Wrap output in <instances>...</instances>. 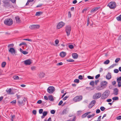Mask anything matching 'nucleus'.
<instances>
[{
    "label": "nucleus",
    "instance_id": "6",
    "mask_svg": "<svg viewBox=\"0 0 121 121\" xmlns=\"http://www.w3.org/2000/svg\"><path fill=\"white\" fill-rule=\"evenodd\" d=\"M9 52L13 56L15 55L17 53V52L15 49L12 48H11L8 50Z\"/></svg>",
    "mask_w": 121,
    "mask_h": 121
},
{
    "label": "nucleus",
    "instance_id": "30",
    "mask_svg": "<svg viewBox=\"0 0 121 121\" xmlns=\"http://www.w3.org/2000/svg\"><path fill=\"white\" fill-rule=\"evenodd\" d=\"M13 78L14 80L18 79L19 78L18 76L16 75L13 76Z\"/></svg>",
    "mask_w": 121,
    "mask_h": 121
},
{
    "label": "nucleus",
    "instance_id": "32",
    "mask_svg": "<svg viewBox=\"0 0 121 121\" xmlns=\"http://www.w3.org/2000/svg\"><path fill=\"white\" fill-rule=\"evenodd\" d=\"M68 112L66 109H64L63 110V114H66Z\"/></svg>",
    "mask_w": 121,
    "mask_h": 121
},
{
    "label": "nucleus",
    "instance_id": "17",
    "mask_svg": "<svg viewBox=\"0 0 121 121\" xmlns=\"http://www.w3.org/2000/svg\"><path fill=\"white\" fill-rule=\"evenodd\" d=\"M66 55V53L64 52H61L60 53V56L62 57H64Z\"/></svg>",
    "mask_w": 121,
    "mask_h": 121
},
{
    "label": "nucleus",
    "instance_id": "35",
    "mask_svg": "<svg viewBox=\"0 0 121 121\" xmlns=\"http://www.w3.org/2000/svg\"><path fill=\"white\" fill-rule=\"evenodd\" d=\"M87 115L86 113H85L83 114L82 116V118H85Z\"/></svg>",
    "mask_w": 121,
    "mask_h": 121
},
{
    "label": "nucleus",
    "instance_id": "2",
    "mask_svg": "<svg viewBox=\"0 0 121 121\" xmlns=\"http://www.w3.org/2000/svg\"><path fill=\"white\" fill-rule=\"evenodd\" d=\"M12 20L11 18H8L5 20L4 21V24L6 25L10 26L13 23Z\"/></svg>",
    "mask_w": 121,
    "mask_h": 121
},
{
    "label": "nucleus",
    "instance_id": "10",
    "mask_svg": "<svg viewBox=\"0 0 121 121\" xmlns=\"http://www.w3.org/2000/svg\"><path fill=\"white\" fill-rule=\"evenodd\" d=\"M65 25V23L62 22L58 23L57 26V28L59 29L63 27Z\"/></svg>",
    "mask_w": 121,
    "mask_h": 121
},
{
    "label": "nucleus",
    "instance_id": "4",
    "mask_svg": "<svg viewBox=\"0 0 121 121\" xmlns=\"http://www.w3.org/2000/svg\"><path fill=\"white\" fill-rule=\"evenodd\" d=\"M71 29L70 26L68 25L66 26L65 27V31L67 36L69 35Z\"/></svg>",
    "mask_w": 121,
    "mask_h": 121
},
{
    "label": "nucleus",
    "instance_id": "22",
    "mask_svg": "<svg viewBox=\"0 0 121 121\" xmlns=\"http://www.w3.org/2000/svg\"><path fill=\"white\" fill-rule=\"evenodd\" d=\"M96 89L97 90L100 91L103 89L104 88L101 85L100 86H97L96 88Z\"/></svg>",
    "mask_w": 121,
    "mask_h": 121
},
{
    "label": "nucleus",
    "instance_id": "33",
    "mask_svg": "<svg viewBox=\"0 0 121 121\" xmlns=\"http://www.w3.org/2000/svg\"><path fill=\"white\" fill-rule=\"evenodd\" d=\"M36 67L35 66H32L31 68V70L32 71H35L36 70Z\"/></svg>",
    "mask_w": 121,
    "mask_h": 121
},
{
    "label": "nucleus",
    "instance_id": "25",
    "mask_svg": "<svg viewBox=\"0 0 121 121\" xmlns=\"http://www.w3.org/2000/svg\"><path fill=\"white\" fill-rule=\"evenodd\" d=\"M6 64V63L5 61L3 62L1 64V66L2 67H4Z\"/></svg>",
    "mask_w": 121,
    "mask_h": 121
},
{
    "label": "nucleus",
    "instance_id": "1",
    "mask_svg": "<svg viewBox=\"0 0 121 121\" xmlns=\"http://www.w3.org/2000/svg\"><path fill=\"white\" fill-rule=\"evenodd\" d=\"M110 94V91L108 90H106L104 92L101 97V99H104L107 98Z\"/></svg>",
    "mask_w": 121,
    "mask_h": 121
},
{
    "label": "nucleus",
    "instance_id": "64",
    "mask_svg": "<svg viewBox=\"0 0 121 121\" xmlns=\"http://www.w3.org/2000/svg\"><path fill=\"white\" fill-rule=\"evenodd\" d=\"M100 112V110L99 109H98L96 111V112L97 113H99Z\"/></svg>",
    "mask_w": 121,
    "mask_h": 121
},
{
    "label": "nucleus",
    "instance_id": "61",
    "mask_svg": "<svg viewBox=\"0 0 121 121\" xmlns=\"http://www.w3.org/2000/svg\"><path fill=\"white\" fill-rule=\"evenodd\" d=\"M44 98L45 100H48V98L46 96H44Z\"/></svg>",
    "mask_w": 121,
    "mask_h": 121
},
{
    "label": "nucleus",
    "instance_id": "56",
    "mask_svg": "<svg viewBox=\"0 0 121 121\" xmlns=\"http://www.w3.org/2000/svg\"><path fill=\"white\" fill-rule=\"evenodd\" d=\"M32 112L34 115H36V111L35 110H34Z\"/></svg>",
    "mask_w": 121,
    "mask_h": 121
},
{
    "label": "nucleus",
    "instance_id": "42",
    "mask_svg": "<svg viewBox=\"0 0 121 121\" xmlns=\"http://www.w3.org/2000/svg\"><path fill=\"white\" fill-rule=\"evenodd\" d=\"M87 77L88 79H93V77L91 76H88Z\"/></svg>",
    "mask_w": 121,
    "mask_h": 121
},
{
    "label": "nucleus",
    "instance_id": "18",
    "mask_svg": "<svg viewBox=\"0 0 121 121\" xmlns=\"http://www.w3.org/2000/svg\"><path fill=\"white\" fill-rule=\"evenodd\" d=\"M111 73H108L106 76V78L108 80L110 79L111 78Z\"/></svg>",
    "mask_w": 121,
    "mask_h": 121
},
{
    "label": "nucleus",
    "instance_id": "63",
    "mask_svg": "<svg viewBox=\"0 0 121 121\" xmlns=\"http://www.w3.org/2000/svg\"><path fill=\"white\" fill-rule=\"evenodd\" d=\"M16 100H13V101H12L11 102V103H12V104H15L16 103Z\"/></svg>",
    "mask_w": 121,
    "mask_h": 121
},
{
    "label": "nucleus",
    "instance_id": "62",
    "mask_svg": "<svg viewBox=\"0 0 121 121\" xmlns=\"http://www.w3.org/2000/svg\"><path fill=\"white\" fill-rule=\"evenodd\" d=\"M59 42V40L58 39H56L55 41V43L57 44Z\"/></svg>",
    "mask_w": 121,
    "mask_h": 121
},
{
    "label": "nucleus",
    "instance_id": "21",
    "mask_svg": "<svg viewBox=\"0 0 121 121\" xmlns=\"http://www.w3.org/2000/svg\"><path fill=\"white\" fill-rule=\"evenodd\" d=\"M15 18L16 22L18 23H20V20L19 17H16Z\"/></svg>",
    "mask_w": 121,
    "mask_h": 121
},
{
    "label": "nucleus",
    "instance_id": "37",
    "mask_svg": "<svg viewBox=\"0 0 121 121\" xmlns=\"http://www.w3.org/2000/svg\"><path fill=\"white\" fill-rule=\"evenodd\" d=\"M121 81V76L117 78V82H120Z\"/></svg>",
    "mask_w": 121,
    "mask_h": 121
},
{
    "label": "nucleus",
    "instance_id": "7",
    "mask_svg": "<svg viewBox=\"0 0 121 121\" xmlns=\"http://www.w3.org/2000/svg\"><path fill=\"white\" fill-rule=\"evenodd\" d=\"M55 89L53 86H50L47 89L48 92L50 94L53 93L55 91Z\"/></svg>",
    "mask_w": 121,
    "mask_h": 121
},
{
    "label": "nucleus",
    "instance_id": "8",
    "mask_svg": "<svg viewBox=\"0 0 121 121\" xmlns=\"http://www.w3.org/2000/svg\"><path fill=\"white\" fill-rule=\"evenodd\" d=\"M82 96H78L75 97L73 99V101L75 102L79 101L82 100Z\"/></svg>",
    "mask_w": 121,
    "mask_h": 121
},
{
    "label": "nucleus",
    "instance_id": "23",
    "mask_svg": "<svg viewBox=\"0 0 121 121\" xmlns=\"http://www.w3.org/2000/svg\"><path fill=\"white\" fill-rule=\"evenodd\" d=\"M43 13L41 12H36L35 15L36 16H39L40 15L42 14Z\"/></svg>",
    "mask_w": 121,
    "mask_h": 121
},
{
    "label": "nucleus",
    "instance_id": "13",
    "mask_svg": "<svg viewBox=\"0 0 121 121\" xmlns=\"http://www.w3.org/2000/svg\"><path fill=\"white\" fill-rule=\"evenodd\" d=\"M100 8L98 7H96L93 8L91 11V13L95 12L97 10L99 9Z\"/></svg>",
    "mask_w": 121,
    "mask_h": 121
},
{
    "label": "nucleus",
    "instance_id": "48",
    "mask_svg": "<svg viewBox=\"0 0 121 121\" xmlns=\"http://www.w3.org/2000/svg\"><path fill=\"white\" fill-rule=\"evenodd\" d=\"M28 53V52H27L23 51L22 52V53L24 54H27Z\"/></svg>",
    "mask_w": 121,
    "mask_h": 121
},
{
    "label": "nucleus",
    "instance_id": "31",
    "mask_svg": "<svg viewBox=\"0 0 121 121\" xmlns=\"http://www.w3.org/2000/svg\"><path fill=\"white\" fill-rule=\"evenodd\" d=\"M112 99L113 100H117L118 99V97H115L112 98Z\"/></svg>",
    "mask_w": 121,
    "mask_h": 121
},
{
    "label": "nucleus",
    "instance_id": "28",
    "mask_svg": "<svg viewBox=\"0 0 121 121\" xmlns=\"http://www.w3.org/2000/svg\"><path fill=\"white\" fill-rule=\"evenodd\" d=\"M116 19L118 21H121V15H120L116 17Z\"/></svg>",
    "mask_w": 121,
    "mask_h": 121
},
{
    "label": "nucleus",
    "instance_id": "57",
    "mask_svg": "<svg viewBox=\"0 0 121 121\" xmlns=\"http://www.w3.org/2000/svg\"><path fill=\"white\" fill-rule=\"evenodd\" d=\"M110 61H105L104 63L105 64H107L109 63Z\"/></svg>",
    "mask_w": 121,
    "mask_h": 121
},
{
    "label": "nucleus",
    "instance_id": "40",
    "mask_svg": "<svg viewBox=\"0 0 121 121\" xmlns=\"http://www.w3.org/2000/svg\"><path fill=\"white\" fill-rule=\"evenodd\" d=\"M22 45H26V43L24 42H22L19 44V46H21Z\"/></svg>",
    "mask_w": 121,
    "mask_h": 121
},
{
    "label": "nucleus",
    "instance_id": "47",
    "mask_svg": "<svg viewBox=\"0 0 121 121\" xmlns=\"http://www.w3.org/2000/svg\"><path fill=\"white\" fill-rule=\"evenodd\" d=\"M116 119L117 120H120L121 119V116H119L117 117Z\"/></svg>",
    "mask_w": 121,
    "mask_h": 121
},
{
    "label": "nucleus",
    "instance_id": "20",
    "mask_svg": "<svg viewBox=\"0 0 121 121\" xmlns=\"http://www.w3.org/2000/svg\"><path fill=\"white\" fill-rule=\"evenodd\" d=\"M48 99L50 101H53L54 100L53 97L52 95H49L48 96Z\"/></svg>",
    "mask_w": 121,
    "mask_h": 121
},
{
    "label": "nucleus",
    "instance_id": "16",
    "mask_svg": "<svg viewBox=\"0 0 121 121\" xmlns=\"http://www.w3.org/2000/svg\"><path fill=\"white\" fill-rule=\"evenodd\" d=\"M24 62L26 65H30L31 63V61H24V62Z\"/></svg>",
    "mask_w": 121,
    "mask_h": 121
},
{
    "label": "nucleus",
    "instance_id": "59",
    "mask_svg": "<svg viewBox=\"0 0 121 121\" xmlns=\"http://www.w3.org/2000/svg\"><path fill=\"white\" fill-rule=\"evenodd\" d=\"M112 100L111 99H109L107 100L106 101L108 102H111Z\"/></svg>",
    "mask_w": 121,
    "mask_h": 121
},
{
    "label": "nucleus",
    "instance_id": "34",
    "mask_svg": "<svg viewBox=\"0 0 121 121\" xmlns=\"http://www.w3.org/2000/svg\"><path fill=\"white\" fill-rule=\"evenodd\" d=\"M48 112L47 111H44L43 113V116H45L47 114Z\"/></svg>",
    "mask_w": 121,
    "mask_h": 121
},
{
    "label": "nucleus",
    "instance_id": "51",
    "mask_svg": "<svg viewBox=\"0 0 121 121\" xmlns=\"http://www.w3.org/2000/svg\"><path fill=\"white\" fill-rule=\"evenodd\" d=\"M101 117V116H99L98 118V120H97V121H100Z\"/></svg>",
    "mask_w": 121,
    "mask_h": 121
},
{
    "label": "nucleus",
    "instance_id": "41",
    "mask_svg": "<svg viewBox=\"0 0 121 121\" xmlns=\"http://www.w3.org/2000/svg\"><path fill=\"white\" fill-rule=\"evenodd\" d=\"M105 109V108L104 107H101L100 108V109L102 111H104Z\"/></svg>",
    "mask_w": 121,
    "mask_h": 121
},
{
    "label": "nucleus",
    "instance_id": "44",
    "mask_svg": "<svg viewBox=\"0 0 121 121\" xmlns=\"http://www.w3.org/2000/svg\"><path fill=\"white\" fill-rule=\"evenodd\" d=\"M55 112V111L53 110H52L51 111V114H54Z\"/></svg>",
    "mask_w": 121,
    "mask_h": 121
},
{
    "label": "nucleus",
    "instance_id": "14",
    "mask_svg": "<svg viewBox=\"0 0 121 121\" xmlns=\"http://www.w3.org/2000/svg\"><path fill=\"white\" fill-rule=\"evenodd\" d=\"M12 90L11 88H10L9 89H7L6 91L7 93L9 94H14L13 92L11 91Z\"/></svg>",
    "mask_w": 121,
    "mask_h": 121
},
{
    "label": "nucleus",
    "instance_id": "12",
    "mask_svg": "<svg viewBox=\"0 0 121 121\" xmlns=\"http://www.w3.org/2000/svg\"><path fill=\"white\" fill-rule=\"evenodd\" d=\"M107 84V82L105 81L102 82L101 83V85L104 89L106 86Z\"/></svg>",
    "mask_w": 121,
    "mask_h": 121
},
{
    "label": "nucleus",
    "instance_id": "26",
    "mask_svg": "<svg viewBox=\"0 0 121 121\" xmlns=\"http://www.w3.org/2000/svg\"><path fill=\"white\" fill-rule=\"evenodd\" d=\"M114 94L115 95H117L118 93V90L117 88H115L114 89Z\"/></svg>",
    "mask_w": 121,
    "mask_h": 121
},
{
    "label": "nucleus",
    "instance_id": "36",
    "mask_svg": "<svg viewBox=\"0 0 121 121\" xmlns=\"http://www.w3.org/2000/svg\"><path fill=\"white\" fill-rule=\"evenodd\" d=\"M69 48L71 49H73V45L72 44L69 45Z\"/></svg>",
    "mask_w": 121,
    "mask_h": 121
},
{
    "label": "nucleus",
    "instance_id": "27",
    "mask_svg": "<svg viewBox=\"0 0 121 121\" xmlns=\"http://www.w3.org/2000/svg\"><path fill=\"white\" fill-rule=\"evenodd\" d=\"M44 75V73H40L39 74V76L41 78L43 77Z\"/></svg>",
    "mask_w": 121,
    "mask_h": 121
},
{
    "label": "nucleus",
    "instance_id": "43",
    "mask_svg": "<svg viewBox=\"0 0 121 121\" xmlns=\"http://www.w3.org/2000/svg\"><path fill=\"white\" fill-rule=\"evenodd\" d=\"M94 82L93 81H92L90 83V84L92 86H94Z\"/></svg>",
    "mask_w": 121,
    "mask_h": 121
},
{
    "label": "nucleus",
    "instance_id": "38",
    "mask_svg": "<svg viewBox=\"0 0 121 121\" xmlns=\"http://www.w3.org/2000/svg\"><path fill=\"white\" fill-rule=\"evenodd\" d=\"M43 109H41L39 110V113L40 114L42 113L43 112Z\"/></svg>",
    "mask_w": 121,
    "mask_h": 121
},
{
    "label": "nucleus",
    "instance_id": "15",
    "mask_svg": "<svg viewBox=\"0 0 121 121\" xmlns=\"http://www.w3.org/2000/svg\"><path fill=\"white\" fill-rule=\"evenodd\" d=\"M24 99L23 98H21L18 100V103L20 105H22L23 103V100Z\"/></svg>",
    "mask_w": 121,
    "mask_h": 121
},
{
    "label": "nucleus",
    "instance_id": "11",
    "mask_svg": "<svg viewBox=\"0 0 121 121\" xmlns=\"http://www.w3.org/2000/svg\"><path fill=\"white\" fill-rule=\"evenodd\" d=\"M96 103V101L93 100L92 101L90 104L89 106V108H91L95 105Z\"/></svg>",
    "mask_w": 121,
    "mask_h": 121
},
{
    "label": "nucleus",
    "instance_id": "3",
    "mask_svg": "<svg viewBox=\"0 0 121 121\" xmlns=\"http://www.w3.org/2000/svg\"><path fill=\"white\" fill-rule=\"evenodd\" d=\"M111 9H115L116 7V3L113 1L110 2L107 5Z\"/></svg>",
    "mask_w": 121,
    "mask_h": 121
},
{
    "label": "nucleus",
    "instance_id": "24",
    "mask_svg": "<svg viewBox=\"0 0 121 121\" xmlns=\"http://www.w3.org/2000/svg\"><path fill=\"white\" fill-rule=\"evenodd\" d=\"M11 121H14L13 120L15 119V116L14 115H11Z\"/></svg>",
    "mask_w": 121,
    "mask_h": 121
},
{
    "label": "nucleus",
    "instance_id": "49",
    "mask_svg": "<svg viewBox=\"0 0 121 121\" xmlns=\"http://www.w3.org/2000/svg\"><path fill=\"white\" fill-rule=\"evenodd\" d=\"M63 102L62 100L60 101L58 105L59 106L61 105V104L63 103Z\"/></svg>",
    "mask_w": 121,
    "mask_h": 121
},
{
    "label": "nucleus",
    "instance_id": "9",
    "mask_svg": "<svg viewBox=\"0 0 121 121\" xmlns=\"http://www.w3.org/2000/svg\"><path fill=\"white\" fill-rule=\"evenodd\" d=\"M40 26L39 25H31L29 27L31 29H36L39 28Z\"/></svg>",
    "mask_w": 121,
    "mask_h": 121
},
{
    "label": "nucleus",
    "instance_id": "58",
    "mask_svg": "<svg viewBox=\"0 0 121 121\" xmlns=\"http://www.w3.org/2000/svg\"><path fill=\"white\" fill-rule=\"evenodd\" d=\"M100 76V74H98V75H96V76L95 77V78L96 79H97V78H98Z\"/></svg>",
    "mask_w": 121,
    "mask_h": 121
},
{
    "label": "nucleus",
    "instance_id": "5",
    "mask_svg": "<svg viewBox=\"0 0 121 121\" xmlns=\"http://www.w3.org/2000/svg\"><path fill=\"white\" fill-rule=\"evenodd\" d=\"M101 95V93L98 92L95 93L93 95L92 98L94 99H96L99 98Z\"/></svg>",
    "mask_w": 121,
    "mask_h": 121
},
{
    "label": "nucleus",
    "instance_id": "60",
    "mask_svg": "<svg viewBox=\"0 0 121 121\" xmlns=\"http://www.w3.org/2000/svg\"><path fill=\"white\" fill-rule=\"evenodd\" d=\"M68 97V96H65L63 99V100H65Z\"/></svg>",
    "mask_w": 121,
    "mask_h": 121
},
{
    "label": "nucleus",
    "instance_id": "39",
    "mask_svg": "<svg viewBox=\"0 0 121 121\" xmlns=\"http://www.w3.org/2000/svg\"><path fill=\"white\" fill-rule=\"evenodd\" d=\"M79 80L78 79H75L74 81L75 82L78 83L79 82Z\"/></svg>",
    "mask_w": 121,
    "mask_h": 121
},
{
    "label": "nucleus",
    "instance_id": "29",
    "mask_svg": "<svg viewBox=\"0 0 121 121\" xmlns=\"http://www.w3.org/2000/svg\"><path fill=\"white\" fill-rule=\"evenodd\" d=\"M14 46V44H9L8 46V48H12Z\"/></svg>",
    "mask_w": 121,
    "mask_h": 121
},
{
    "label": "nucleus",
    "instance_id": "19",
    "mask_svg": "<svg viewBox=\"0 0 121 121\" xmlns=\"http://www.w3.org/2000/svg\"><path fill=\"white\" fill-rule=\"evenodd\" d=\"M72 56L73 58L74 59H77L78 56V55L77 53H73Z\"/></svg>",
    "mask_w": 121,
    "mask_h": 121
},
{
    "label": "nucleus",
    "instance_id": "50",
    "mask_svg": "<svg viewBox=\"0 0 121 121\" xmlns=\"http://www.w3.org/2000/svg\"><path fill=\"white\" fill-rule=\"evenodd\" d=\"M118 83V87H120L121 86V82H117Z\"/></svg>",
    "mask_w": 121,
    "mask_h": 121
},
{
    "label": "nucleus",
    "instance_id": "54",
    "mask_svg": "<svg viewBox=\"0 0 121 121\" xmlns=\"http://www.w3.org/2000/svg\"><path fill=\"white\" fill-rule=\"evenodd\" d=\"M42 102V101L41 100H39L37 101V103L38 104H41Z\"/></svg>",
    "mask_w": 121,
    "mask_h": 121
},
{
    "label": "nucleus",
    "instance_id": "45",
    "mask_svg": "<svg viewBox=\"0 0 121 121\" xmlns=\"http://www.w3.org/2000/svg\"><path fill=\"white\" fill-rule=\"evenodd\" d=\"M90 23V21L89 20V18H88L87 19V26H88Z\"/></svg>",
    "mask_w": 121,
    "mask_h": 121
},
{
    "label": "nucleus",
    "instance_id": "53",
    "mask_svg": "<svg viewBox=\"0 0 121 121\" xmlns=\"http://www.w3.org/2000/svg\"><path fill=\"white\" fill-rule=\"evenodd\" d=\"M63 63L62 62H60L59 63H57V66H59L60 65H63Z\"/></svg>",
    "mask_w": 121,
    "mask_h": 121
},
{
    "label": "nucleus",
    "instance_id": "46",
    "mask_svg": "<svg viewBox=\"0 0 121 121\" xmlns=\"http://www.w3.org/2000/svg\"><path fill=\"white\" fill-rule=\"evenodd\" d=\"M78 78L80 80H82L83 79L82 76L81 75H80L78 77Z\"/></svg>",
    "mask_w": 121,
    "mask_h": 121
},
{
    "label": "nucleus",
    "instance_id": "52",
    "mask_svg": "<svg viewBox=\"0 0 121 121\" xmlns=\"http://www.w3.org/2000/svg\"><path fill=\"white\" fill-rule=\"evenodd\" d=\"M114 73H117L119 72V70L118 69H115L114 70Z\"/></svg>",
    "mask_w": 121,
    "mask_h": 121
},
{
    "label": "nucleus",
    "instance_id": "55",
    "mask_svg": "<svg viewBox=\"0 0 121 121\" xmlns=\"http://www.w3.org/2000/svg\"><path fill=\"white\" fill-rule=\"evenodd\" d=\"M71 13L69 11L68 13V17L70 18L71 17Z\"/></svg>",
    "mask_w": 121,
    "mask_h": 121
}]
</instances>
